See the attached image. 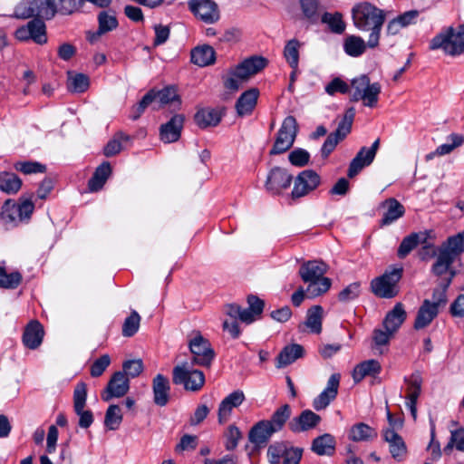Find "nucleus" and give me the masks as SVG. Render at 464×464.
I'll return each mask as SVG.
<instances>
[{
    "label": "nucleus",
    "instance_id": "obj_1",
    "mask_svg": "<svg viewBox=\"0 0 464 464\" xmlns=\"http://www.w3.org/2000/svg\"><path fill=\"white\" fill-rule=\"evenodd\" d=\"M353 24L361 31H370L367 44L370 48L379 45L381 31L385 21L383 10L369 2L355 5L352 9Z\"/></svg>",
    "mask_w": 464,
    "mask_h": 464
},
{
    "label": "nucleus",
    "instance_id": "obj_2",
    "mask_svg": "<svg viewBox=\"0 0 464 464\" xmlns=\"http://www.w3.org/2000/svg\"><path fill=\"white\" fill-rule=\"evenodd\" d=\"M246 301L248 308H243L237 304H228L226 305V314L234 320L232 322L224 321L223 330L227 332L233 339H237L241 334L237 319L250 324L259 318L264 311L265 302L258 296L249 295Z\"/></svg>",
    "mask_w": 464,
    "mask_h": 464
},
{
    "label": "nucleus",
    "instance_id": "obj_3",
    "mask_svg": "<svg viewBox=\"0 0 464 464\" xmlns=\"http://www.w3.org/2000/svg\"><path fill=\"white\" fill-rule=\"evenodd\" d=\"M327 266L319 260H310L301 265L299 276L301 279L308 284L306 295L308 298H315L325 294L332 285V280L324 276Z\"/></svg>",
    "mask_w": 464,
    "mask_h": 464
},
{
    "label": "nucleus",
    "instance_id": "obj_4",
    "mask_svg": "<svg viewBox=\"0 0 464 464\" xmlns=\"http://www.w3.org/2000/svg\"><path fill=\"white\" fill-rule=\"evenodd\" d=\"M112 0H45V13L49 20L56 14L70 16L75 14H87L91 7L104 9L109 7Z\"/></svg>",
    "mask_w": 464,
    "mask_h": 464
},
{
    "label": "nucleus",
    "instance_id": "obj_5",
    "mask_svg": "<svg viewBox=\"0 0 464 464\" xmlns=\"http://www.w3.org/2000/svg\"><path fill=\"white\" fill-rule=\"evenodd\" d=\"M34 211V203L32 197H20L17 201L6 199L2 207L0 218L7 229L18 227L21 224H28Z\"/></svg>",
    "mask_w": 464,
    "mask_h": 464
},
{
    "label": "nucleus",
    "instance_id": "obj_6",
    "mask_svg": "<svg viewBox=\"0 0 464 464\" xmlns=\"http://www.w3.org/2000/svg\"><path fill=\"white\" fill-rule=\"evenodd\" d=\"M430 49H440L450 56L464 53V24L456 28L453 26L443 28L430 40Z\"/></svg>",
    "mask_w": 464,
    "mask_h": 464
},
{
    "label": "nucleus",
    "instance_id": "obj_7",
    "mask_svg": "<svg viewBox=\"0 0 464 464\" xmlns=\"http://www.w3.org/2000/svg\"><path fill=\"white\" fill-rule=\"evenodd\" d=\"M402 275V266H394L391 270H386L382 276L371 281L372 293L379 298L391 299L397 296L400 292L398 283Z\"/></svg>",
    "mask_w": 464,
    "mask_h": 464
},
{
    "label": "nucleus",
    "instance_id": "obj_8",
    "mask_svg": "<svg viewBox=\"0 0 464 464\" xmlns=\"http://www.w3.org/2000/svg\"><path fill=\"white\" fill-rule=\"evenodd\" d=\"M172 382L182 385L185 391L196 392L205 385L206 377L201 370L193 369L188 362H183L173 367Z\"/></svg>",
    "mask_w": 464,
    "mask_h": 464
},
{
    "label": "nucleus",
    "instance_id": "obj_9",
    "mask_svg": "<svg viewBox=\"0 0 464 464\" xmlns=\"http://www.w3.org/2000/svg\"><path fill=\"white\" fill-rule=\"evenodd\" d=\"M354 116V108H348L342 120L338 122L336 130L331 132L324 140L321 148V156L323 159H327L335 150L338 143L343 140L351 132Z\"/></svg>",
    "mask_w": 464,
    "mask_h": 464
},
{
    "label": "nucleus",
    "instance_id": "obj_10",
    "mask_svg": "<svg viewBox=\"0 0 464 464\" xmlns=\"http://www.w3.org/2000/svg\"><path fill=\"white\" fill-rule=\"evenodd\" d=\"M188 348L192 354L191 364L209 368L216 357V353L210 342L200 332L188 341Z\"/></svg>",
    "mask_w": 464,
    "mask_h": 464
},
{
    "label": "nucleus",
    "instance_id": "obj_11",
    "mask_svg": "<svg viewBox=\"0 0 464 464\" xmlns=\"http://www.w3.org/2000/svg\"><path fill=\"white\" fill-rule=\"evenodd\" d=\"M298 132L296 119L289 115L285 117L278 130L275 143L269 151L270 155L282 154L292 148Z\"/></svg>",
    "mask_w": 464,
    "mask_h": 464
},
{
    "label": "nucleus",
    "instance_id": "obj_12",
    "mask_svg": "<svg viewBox=\"0 0 464 464\" xmlns=\"http://www.w3.org/2000/svg\"><path fill=\"white\" fill-rule=\"evenodd\" d=\"M87 401V384L80 382L73 391V411L79 416L78 425L82 429H88L93 423L94 417L91 410H84Z\"/></svg>",
    "mask_w": 464,
    "mask_h": 464
},
{
    "label": "nucleus",
    "instance_id": "obj_13",
    "mask_svg": "<svg viewBox=\"0 0 464 464\" xmlns=\"http://www.w3.org/2000/svg\"><path fill=\"white\" fill-rule=\"evenodd\" d=\"M44 19L40 17L33 18L27 24L18 27L14 32L15 38L22 42L33 40L38 44H46V25Z\"/></svg>",
    "mask_w": 464,
    "mask_h": 464
},
{
    "label": "nucleus",
    "instance_id": "obj_14",
    "mask_svg": "<svg viewBox=\"0 0 464 464\" xmlns=\"http://www.w3.org/2000/svg\"><path fill=\"white\" fill-rule=\"evenodd\" d=\"M321 184L320 175L314 169H304L295 179L291 192L293 199L303 198L316 189Z\"/></svg>",
    "mask_w": 464,
    "mask_h": 464
},
{
    "label": "nucleus",
    "instance_id": "obj_15",
    "mask_svg": "<svg viewBox=\"0 0 464 464\" xmlns=\"http://www.w3.org/2000/svg\"><path fill=\"white\" fill-rule=\"evenodd\" d=\"M303 451L302 448L288 446L287 441H276L268 446L266 457L270 464H279L281 459L285 464L290 459L301 460Z\"/></svg>",
    "mask_w": 464,
    "mask_h": 464
},
{
    "label": "nucleus",
    "instance_id": "obj_16",
    "mask_svg": "<svg viewBox=\"0 0 464 464\" xmlns=\"http://www.w3.org/2000/svg\"><path fill=\"white\" fill-rule=\"evenodd\" d=\"M293 181V176L287 169L281 167L272 168L265 182L266 190L271 195H280L283 190L288 188Z\"/></svg>",
    "mask_w": 464,
    "mask_h": 464
},
{
    "label": "nucleus",
    "instance_id": "obj_17",
    "mask_svg": "<svg viewBox=\"0 0 464 464\" xmlns=\"http://www.w3.org/2000/svg\"><path fill=\"white\" fill-rule=\"evenodd\" d=\"M380 147V139L374 140L370 148L362 147L349 164L347 176L353 178L365 167L370 166L375 159Z\"/></svg>",
    "mask_w": 464,
    "mask_h": 464
},
{
    "label": "nucleus",
    "instance_id": "obj_18",
    "mask_svg": "<svg viewBox=\"0 0 464 464\" xmlns=\"http://www.w3.org/2000/svg\"><path fill=\"white\" fill-rule=\"evenodd\" d=\"M188 5L194 15L207 24L219 19L218 7L213 0H189Z\"/></svg>",
    "mask_w": 464,
    "mask_h": 464
},
{
    "label": "nucleus",
    "instance_id": "obj_19",
    "mask_svg": "<svg viewBox=\"0 0 464 464\" xmlns=\"http://www.w3.org/2000/svg\"><path fill=\"white\" fill-rule=\"evenodd\" d=\"M130 390L129 378L122 372H114L102 393V399L109 401L113 398L123 397Z\"/></svg>",
    "mask_w": 464,
    "mask_h": 464
},
{
    "label": "nucleus",
    "instance_id": "obj_20",
    "mask_svg": "<svg viewBox=\"0 0 464 464\" xmlns=\"http://www.w3.org/2000/svg\"><path fill=\"white\" fill-rule=\"evenodd\" d=\"M341 374L333 373L327 381L326 387L317 395L312 402V406L315 411L324 410L338 394L340 386Z\"/></svg>",
    "mask_w": 464,
    "mask_h": 464
},
{
    "label": "nucleus",
    "instance_id": "obj_21",
    "mask_svg": "<svg viewBox=\"0 0 464 464\" xmlns=\"http://www.w3.org/2000/svg\"><path fill=\"white\" fill-rule=\"evenodd\" d=\"M320 415L311 410H304L292 418L288 422V429L295 434L305 432L316 428L321 422Z\"/></svg>",
    "mask_w": 464,
    "mask_h": 464
},
{
    "label": "nucleus",
    "instance_id": "obj_22",
    "mask_svg": "<svg viewBox=\"0 0 464 464\" xmlns=\"http://www.w3.org/2000/svg\"><path fill=\"white\" fill-rule=\"evenodd\" d=\"M45 0H24L19 3L14 9V16L20 19L44 18L49 20L45 11Z\"/></svg>",
    "mask_w": 464,
    "mask_h": 464
},
{
    "label": "nucleus",
    "instance_id": "obj_23",
    "mask_svg": "<svg viewBox=\"0 0 464 464\" xmlns=\"http://www.w3.org/2000/svg\"><path fill=\"white\" fill-rule=\"evenodd\" d=\"M268 61L263 56H251L245 59L242 63L237 64L233 70V75L238 77L240 80H246L248 77L258 73L266 67Z\"/></svg>",
    "mask_w": 464,
    "mask_h": 464
},
{
    "label": "nucleus",
    "instance_id": "obj_24",
    "mask_svg": "<svg viewBox=\"0 0 464 464\" xmlns=\"http://www.w3.org/2000/svg\"><path fill=\"white\" fill-rule=\"evenodd\" d=\"M44 329L38 320H31L24 327L22 335L23 344L30 349H37L43 343Z\"/></svg>",
    "mask_w": 464,
    "mask_h": 464
},
{
    "label": "nucleus",
    "instance_id": "obj_25",
    "mask_svg": "<svg viewBox=\"0 0 464 464\" xmlns=\"http://www.w3.org/2000/svg\"><path fill=\"white\" fill-rule=\"evenodd\" d=\"M185 117L183 114H175L170 120L160 128V140L165 143L179 140L183 129Z\"/></svg>",
    "mask_w": 464,
    "mask_h": 464
},
{
    "label": "nucleus",
    "instance_id": "obj_26",
    "mask_svg": "<svg viewBox=\"0 0 464 464\" xmlns=\"http://www.w3.org/2000/svg\"><path fill=\"white\" fill-rule=\"evenodd\" d=\"M225 114V107L203 108L196 112L194 121L199 128L205 129L209 126H217Z\"/></svg>",
    "mask_w": 464,
    "mask_h": 464
},
{
    "label": "nucleus",
    "instance_id": "obj_27",
    "mask_svg": "<svg viewBox=\"0 0 464 464\" xmlns=\"http://www.w3.org/2000/svg\"><path fill=\"white\" fill-rule=\"evenodd\" d=\"M276 433L266 420L257 421L248 432V440L256 447L266 446L271 437Z\"/></svg>",
    "mask_w": 464,
    "mask_h": 464
},
{
    "label": "nucleus",
    "instance_id": "obj_28",
    "mask_svg": "<svg viewBox=\"0 0 464 464\" xmlns=\"http://www.w3.org/2000/svg\"><path fill=\"white\" fill-rule=\"evenodd\" d=\"M382 436L389 443V450L392 457L397 461H401L407 455V447L401 435L392 429H384Z\"/></svg>",
    "mask_w": 464,
    "mask_h": 464
},
{
    "label": "nucleus",
    "instance_id": "obj_29",
    "mask_svg": "<svg viewBox=\"0 0 464 464\" xmlns=\"http://www.w3.org/2000/svg\"><path fill=\"white\" fill-rule=\"evenodd\" d=\"M381 207L385 209L380 226L385 227L392 224L405 214L404 206L396 198H389L382 202Z\"/></svg>",
    "mask_w": 464,
    "mask_h": 464
},
{
    "label": "nucleus",
    "instance_id": "obj_30",
    "mask_svg": "<svg viewBox=\"0 0 464 464\" xmlns=\"http://www.w3.org/2000/svg\"><path fill=\"white\" fill-rule=\"evenodd\" d=\"M153 401L160 407L166 406L169 401L170 384L163 374H157L152 380Z\"/></svg>",
    "mask_w": 464,
    "mask_h": 464
},
{
    "label": "nucleus",
    "instance_id": "obj_31",
    "mask_svg": "<svg viewBox=\"0 0 464 464\" xmlns=\"http://www.w3.org/2000/svg\"><path fill=\"white\" fill-rule=\"evenodd\" d=\"M245 394L241 390H237L221 401L218 406V422L223 423L230 415L233 408H237L245 401Z\"/></svg>",
    "mask_w": 464,
    "mask_h": 464
},
{
    "label": "nucleus",
    "instance_id": "obj_32",
    "mask_svg": "<svg viewBox=\"0 0 464 464\" xmlns=\"http://www.w3.org/2000/svg\"><path fill=\"white\" fill-rule=\"evenodd\" d=\"M259 91L257 88H251L244 92L236 102V110L238 116L250 115L257 102Z\"/></svg>",
    "mask_w": 464,
    "mask_h": 464
},
{
    "label": "nucleus",
    "instance_id": "obj_33",
    "mask_svg": "<svg viewBox=\"0 0 464 464\" xmlns=\"http://www.w3.org/2000/svg\"><path fill=\"white\" fill-rule=\"evenodd\" d=\"M112 172L111 166L110 162L103 161L101 165H99L91 179L88 180V189L90 192H98L100 191L105 185L107 179L111 176Z\"/></svg>",
    "mask_w": 464,
    "mask_h": 464
},
{
    "label": "nucleus",
    "instance_id": "obj_34",
    "mask_svg": "<svg viewBox=\"0 0 464 464\" xmlns=\"http://www.w3.org/2000/svg\"><path fill=\"white\" fill-rule=\"evenodd\" d=\"M382 372L381 363L374 359H370L358 363L353 371V379L358 383L366 376L376 377Z\"/></svg>",
    "mask_w": 464,
    "mask_h": 464
},
{
    "label": "nucleus",
    "instance_id": "obj_35",
    "mask_svg": "<svg viewBox=\"0 0 464 464\" xmlns=\"http://www.w3.org/2000/svg\"><path fill=\"white\" fill-rule=\"evenodd\" d=\"M304 354V347L298 343H293L285 346L276 357V367L284 368L297 359L302 358Z\"/></svg>",
    "mask_w": 464,
    "mask_h": 464
},
{
    "label": "nucleus",
    "instance_id": "obj_36",
    "mask_svg": "<svg viewBox=\"0 0 464 464\" xmlns=\"http://www.w3.org/2000/svg\"><path fill=\"white\" fill-rule=\"evenodd\" d=\"M439 310L435 305H431V302L425 299L418 310L415 322L414 329L420 330L427 327L433 319L438 315Z\"/></svg>",
    "mask_w": 464,
    "mask_h": 464
},
{
    "label": "nucleus",
    "instance_id": "obj_37",
    "mask_svg": "<svg viewBox=\"0 0 464 464\" xmlns=\"http://www.w3.org/2000/svg\"><path fill=\"white\" fill-rule=\"evenodd\" d=\"M407 314L401 303H397L393 308L387 313L383 320V327L392 333H395L403 322Z\"/></svg>",
    "mask_w": 464,
    "mask_h": 464
},
{
    "label": "nucleus",
    "instance_id": "obj_38",
    "mask_svg": "<svg viewBox=\"0 0 464 464\" xmlns=\"http://www.w3.org/2000/svg\"><path fill=\"white\" fill-rule=\"evenodd\" d=\"M190 61L200 67L213 64L216 61V52L208 44L197 46L191 50Z\"/></svg>",
    "mask_w": 464,
    "mask_h": 464
},
{
    "label": "nucleus",
    "instance_id": "obj_39",
    "mask_svg": "<svg viewBox=\"0 0 464 464\" xmlns=\"http://www.w3.org/2000/svg\"><path fill=\"white\" fill-rule=\"evenodd\" d=\"M426 232H412L410 235L406 236L401 242L398 250L397 256L400 259H404L409 256V254L415 249L420 243L425 242Z\"/></svg>",
    "mask_w": 464,
    "mask_h": 464
},
{
    "label": "nucleus",
    "instance_id": "obj_40",
    "mask_svg": "<svg viewBox=\"0 0 464 464\" xmlns=\"http://www.w3.org/2000/svg\"><path fill=\"white\" fill-rule=\"evenodd\" d=\"M336 441L333 435L324 433L312 441L311 450L319 456H332L335 451Z\"/></svg>",
    "mask_w": 464,
    "mask_h": 464
},
{
    "label": "nucleus",
    "instance_id": "obj_41",
    "mask_svg": "<svg viewBox=\"0 0 464 464\" xmlns=\"http://www.w3.org/2000/svg\"><path fill=\"white\" fill-rule=\"evenodd\" d=\"M292 415V408L289 404L285 403L278 407L271 415L268 424L273 428L276 432L281 431L285 424L289 422Z\"/></svg>",
    "mask_w": 464,
    "mask_h": 464
},
{
    "label": "nucleus",
    "instance_id": "obj_42",
    "mask_svg": "<svg viewBox=\"0 0 464 464\" xmlns=\"http://www.w3.org/2000/svg\"><path fill=\"white\" fill-rule=\"evenodd\" d=\"M302 19L307 21L311 24H315L319 22L322 15H320V3L319 0H299Z\"/></svg>",
    "mask_w": 464,
    "mask_h": 464
},
{
    "label": "nucleus",
    "instance_id": "obj_43",
    "mask_svg": "<svg viewBox=\"0 0 464 464\" xmlns=\"http://www.w3.org/2000/svg\"><path fill=\"white\" fill-rule=\"evenodd\" d=\"M377 431L368 424L359 422L354 424L349 432V439L353 441H367L377 438Z\"/></svg>",
    "mask_w": 464,
    "mask_h": 464
},
{
    "label": "nucleus",
    "instance_id": "obj_44",
    "mask_svg": "<svg viewBox=\"0 0 464 464\" xmlns=\"http://www.w3.org/2000/svg\"><path fill=\"white\" fill-rule=\"evenodd\" d=\"M367 46V43H365L362 37L357 35H349L343 42V50L345 53L352 57L361 56L364 53Z\"/></svg>",
    "mask_w": 464,
    "mask_h": 464
},
{
    "label": "nucleus",
    "instance_id": "obj_45",
    "mask_svg": "<svg viewBox=\"0 0 464 464\" xmlns=\"http://www.w3.org/2000/svg\"><path fill=\"white\" fill-rule=\"evenodd\" d=\"M440 253H448L453 260L464 251V232L450 237L443 247L439 250Z\"/></svg>",
    "mask_w": 464,
    "mask_h": 464
},
{
    "label": "nucleus",
    "instance_id": "obj_46",
    "mask_svg": "<svg viewBox=\"0 0 464 464\" xmlns=\"http://www.w3.org/2000/svg\"><path fill=\"white\" fill-rule=\"evenodd\" d=\"M22 179L14 173L0 172V189L6 194H15L22 187Z\"/></svg>",
    "mask_w": 464,
    "mask_h": 464
},
{
    "label": "nucleus",
    "instance_id": "obj_47",
    "mask_svg": "<svg viewBox=\"0 0 464 464\" xmlns=\"http://www.w3.org/2000/svg\"><path fill=\"white\" fill-rule=\"evenodd\" d=\"M321 22L326 24L330 31L334 34H341L345 31L346 24L340 12L334 14L324 12L321 16Z\"/></svg>",
    "mask_w": 464,
    "mask_h": 464
},
{
    "label": "nucleus",
    "instance_id": "obj_48",
    "mask_svg": "<svg viewBox=\"0 0 464 464\" xmlns=\"http://www.w3.org/2000/svg\"><path fill=\"white\" fill-rule=\"evenodd\" d=\"M323 313L324 309L321 305H313L307 311L305 325L313 334H318L322 332Z\"/></svg>",
    "mask_w": 464,
    "mask_h": 464
},
{
    "label": "nucleus",
    "instance_id": "obj_49",
    "mask_svg": "<svg viewBox=\"0 0 464 464\" xmlns=\"http://www.w3.org/2000/svg\"><path fill=\"white\" fill-rule=\"evenodd\" d=\"M299 40L294 38L286 42L284 48V57L293 70H297L299 63V49L301 47Z\"/></svg>",
    "mask_w": 464,
    "mask_h": 464
},
{
    "label": "nucleus",
    "instance_id": "obj_50",
    "mask_svg": "<svg viewBox=\"0 0 464 464\" xmlns=\"http://www.w3.org/2000/svg\"><path fill=\"white\" fill-rule=\"evenodd\" d=\"M130 137L122 131L116 132L103 148V154L110 158L119 154L122 150L121 143L129 141Z\"/></svg>",
    "mask_w": 464,
    "mask_h": 464
},
{
    "label": "nucleus",
    "instance_id": "obj_51",
    "mask_svg": "<svg viewBox=\"0 0 464 464\" xmlns=\"http://www.w3.org/2000/svg\"><path fill=\"white\" fill-rule=\"evenodd\" d=\"M122 419L120 406L111 404L105 412L104 426L109 430H117L122 422Z\"/></svg>",
    "mask_w": 464,
    "mask_h": 464
},
{
    "label": "nucleus",
    "instance_id": "obj_52",
    "mask_svg": "<svg viewBox=\"0 0 464 464\" xmlns=\"http://www.w3.org/2000/svg\"><path fill=\"white\" fill-rule=\"evenodd\" d=\"M90 86V79L84 73H75L68 72L67 89L73 92H84Z\"/></svg>",
    "mask_w": 464,
    "mask_h": 464
},
{
    "label": "nucleus",
    "instance_id": "obj_53",
    "mask_svg": "<svg viewBox=\"0 0 464 464\" xmlns=\"http://www.w3.org/2000/svg\"><path fill=\"white\" fill-rule=\"evenodd\" d=\"M155 94L157 102L160 103L159 108L175 102L178 103L179 106L181 103L180 97L178 94L177 89L174 86H166L159 91L155 89Z\"/></svg>",
    "mask_w": 464,
    "mask_h": 464
},
{
    "label": "nucleus",
    "instance_id": "obj_54",
    "mask_svg": "<svg viewBox=\"0 0 464 464\" xmlns=\"http://www.w3.org/2000/svg\"><path fill=\"white\" fill-rule=\"evenodd\" d=\"M454 261L455 260H453L448 253H440L439 251L437 259L431 266L430 271L434 276L441 277L443 275L447 274L448 270L450 269Z\"/></svg>",
    "mask_w": 464,
    "mask_h": 464
},
{
    "label": "nucleus",
    "instance_id": "obj_55",
    "mask_svg": "<svg viewBox=\"0 0 464 464\" xmlns=\"http://www.w3.org/2000/svg\"><path fill=\"white\" fill-rule=\"evenodd\" d=\"M381 84L379 82L369 83L360 100L363 101V104L367 107L373 108L377 105L379 94L381 93Z\"/></svg>",
    "mask_w": 464,
    "mask_h": 464
},
{
    "label": "nucleus",
    "instance_id": "obj_56",
    "mask_svg": "<svg viewBox=\"0 0 464 464\" xmlns=\"http://www.w3.org/2000/svg\"><path fill=\"white\" fill-rule=\"evenodd\" d=\"M153 102H157L155 89H150L138 103L132 106L130 119L138 120Z\"/></svg>",
    "mask_w": 464,
    "mask_h": 464
},
{
    "label": "nucleus",
    "instance_id": "obj_57",
    "mask_svg": "<svg viewBox=\"0 0 464 464\" xmlns=\"http://www.w3.org/2000/svg\"><path fill=\"white\" fill-rule=\"evenodd\" d=\"M153 102H157L155 89H150L138 103L132 106L130 119L138 120Z\"/></svg>",
    "mask_w": 464,
    "mask_h": 464
},
{
    "label": "nucleus",
    "instance_id": "obj_58",
    "mask_svg": "<svg viewBox=\"0 0 464 464\" xmlns=\"http://www.w3.org/2000/svg\"><path fill=\"white\" fill-rule=\"evenodd\" d=\"M153 102H157L155 89H150L138 103L132 106L130 119L138 120Z\"/></svg>",
    "mask_w": 464,
    "mask_h": 464
},
{
    "label": "nucleus",
    "instance_id": "obj_59",
    "mask_svg": "<svg viewBox=\"0 0 464 464\" xmlns=\"http://www.w3.org/2000/svg\"><path fill=\"white\" fill-rule=\"evenodd\" d=\"M153 102H157L155 89H150L138 103L132 106L130 119L138 120Z\"/></svg>",
    "mask_w": 464,
    "mask_h": 464
},
{
    "label": "nucleus",
    "instance_id": "obj_60",
    "mask_svg": "<svg viewBox=\"0 0 464 464\" xmlns=\"http://www.w3.org/2000/svg\"><path fill=\"white\" fill-rule=\"evenodd\" d=\"M153 102H157L155 89H150L138 103L132 106L130 119L138 120Z\"/></svg>",
    "mask_w": 464,
    "mask_h": 464
},
{
    "label": "nucleus",
    "instance_id": "obj_61",
    "mask_svg": "<svg viewBox=\"0 0 464 464\" xmlns=\"http://www.w3.org/2000/svg\"><path fill=\"white\" fill-rule=\"evenodd\" d=\"M153 102H157L155 89H150L138 103L132 106L130 119L138 120Z\"/></svg>",
    "mask_w": 464,
    "mask_h": 464
},
{
    "label": "nucleus",
    "instance_id": "obj_62",
    "mask_svg": "<svg viewBox=\"0 0 464 464\" xmlns=\"http://www.w3.org/2000/svg\"><path fill=\"white\" fill-rule=\"evenodd\" d=\"M153 102H157L155 89H150L138 103L132 106L130 119L138 120Z\"/></svg>",
    "mask_w": 464,
    "mask_h": 464
},
{
    "label": "nucleus",
    "instance_id": "obj_63",
    "mask_svg": "<svg viewBox=\"0 0 464 464\" xmlns=\"http://www.w3.org/2000/svg\"><path fill=\"white\" fill-rule=\"evenodd\" d=\"M153 102H157L155 89H150L138 103L132 106L130 119L138 120Z\"/></svg>",
    "mask_w": 464,
    "mask_h": 464
},
{
    "label": "nucleus",
    "instance_id": "obj_64",
    "mask_svg": "<svg viewBox=\"0 0 464 464\" xmlns=\"http://www.w3.org/2000/svg\"><path fill=\"white\" fill-rule=\"evenodd\" d=\"M99 34H107L113 31L119 25L118 20L114 14H110L106 11H102L98 14Z\"/></svg>",
    "mask_w": 464,
    "mask_h": 464
}]
</instances>
